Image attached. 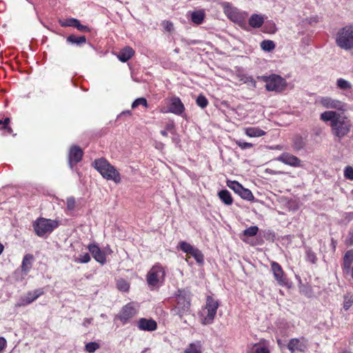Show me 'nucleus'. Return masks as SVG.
<instances>
[{"mask_svg": "<svg viewBox=\"0 0 353 353\" xmlns=\"http://www.w3.org/2000/svg\"><path fill=\"white\" fill-rule=\"evenodd\" d=\"M236 145L243 150L247 148H251L253 146V144L251 143L245 142L242 140L236 141Z\"/></svg>", "mask_w": 353, "mask_h": 353, "instance_id": "nucleus-45", "label": "nucleus"}, {"mask_svg": "<svg viewBox=\"0 0 353 353\" xmlns=\"http://www.w3.org/2000/svg\"><path fill=\"white\" fill-rule=\"evenodd\" d=\"M238 195H239L242 199L250 201H253L254 199L252 192L249 189L243 187Z\"/></svg>", "mask_w": 353, "mask_h": 353, "instance_id": "nucleus-31", "label": "nucleus"}, {"mask_svg": "<svg viewBox=\"0 0 353 353\" xmlns=\"http://www.w3.org/2000/svg\"><path fill=\"white\" fill-rule=\"evenodd\" d=\"M344 176L350 180H353V168L347 165L344 169Z\"/></svg>", "mask_w": 353, "mask_h": 353, "instance_id": "nucleus-43", "label": "nucleus"}, {"mask_svg": "<svg viewBox=\"0 0 353 353\" xmlns=\"http://www.w3.org/2000/svg\"><path fill=\"white\" fill-rule=\"evenodd\" d=\"M219 197L225 205H231L233 202V199L230 192L227 190H221L219 194Z\"/></svg>", "mask_w": 353, "mask_h": 353, "instance_id": "nucleus-28", "label": "nucleus"}, {"mask_svg": "<svg viewBox=\"0 0 353 353\" xmlns=\"http://www.w3.org/2000/svg\"><path fill=\"white\" fill-rule=\"evenodd\" d=\"M345 242L347 245H353V228L349 231Z\"/></svg>", "mask_w": 353, "mask_h": 353, "instance_id": "nucleus-48", "label": "nucleus"}, {"mask_svg": "<svg viewBox=\"0 0 353 353\" xmlns=\"http://www.w3.org/2000/svg\"><path fill=\"white\" fill-rule=\"evenodd\" d=\"M336 43L339 47L344 50L353 48V26H346L337 32Z\"/></svg>", "mask_w": 353, "mask_h": 353, "instance_id": "nucleus-6", "label": "nucleus"}, {"mask_svg": "<svg viewBox=\"0 0 353 353\" xmlns=\"http://www.w3.org/2000/svg\"><path fill=\"white\" fill-rule=\"evenodd\" d=\"M196 104L201 108H205L208 104V101L203 95L201 94L196 99Z\"/></svg>", "mask_w": 353, "mask_h": 353, "instance_id": "nucleus-41", "label": "nucleus"}, {"mask_svg": "<svg viewBox=\"0 0 353 353\" xmlns=\"http://www.w3.org/2000/svg\"><path fill=\"white\" fill-rule=\"evenodd\" d=\"M161 134L164 136V137H167L168 136V132H167V130H161Z\"/></svg>", "mask_w": 353, "mask_h": 353, "instance_id": "nucleus-56", "label": "nucleus"}, {"mask_svg": "<svg viewBox=\"0 0 353 353\" xmlns=\"http://www.w3.org/2000/svg\"><path fill=\"white\" fill-rule=\"evenodd\" d=\"M140 105L147 107L148 103L145 98H139L136 99L132 104V108L134 109Z\"/></svg>", "mask_w": 353, "mask_h": 353, "instance_id": "nucleus-42", "label": "nucleus"}, {"mask_svg": "<svg viewBox=\"0 0 353 353\" xmlns=\"http://www.w3.org/2000/svg\"><path fill=\"white\" fill-rule=\"evenodd\" d=\"M75 28H77L79 30L82 32H88L90 30L88 27L81 25L79 20L77 21V26H75Z\"/></svg>", "mask_w": 353, "mask_h": 353, "instance_id": "nucleus-49", "label": "nucleus"}, {"mask_svg": "<svg viewBox=\"0 0 353 353\" xmlns=\"http://www.w3.org/2000/svg\"><path fill=\"white\" fill-rule=\"evenodd\" d=\"M259 228L257 226H250L243 231V234L247 236H254L257 234Z\"/></svg>", "mask_w": 353, "mask_h": 353, "instance_id": "nucleus-38", "label": "nucleus"}, {"mask_svg": "<svg viewBox=\"0 0 353 353\" xmlns=\"http://www.w3.org/2000/svg\"><path fill=\"white\" fill-rule=\"evenodd\" d=\"M350 273H351V276H352V278L353 279V265H352V268H350Z\"/></svg>", "mask_w": 353, "mask_h": 353, "instance_id": "nucleus-58", "label": "nucleus"}, {"mask_svg": "<svg viewBox=\"0 0 353 353\" xmlns=\"http://www.w3.org/2000/svg\"><path fill=\"white\" fill-rule=\"evenodd\" d=\"M163 26L168 31H171L173 29V25L170 21H163Z\"/></svg>", "mask_w": 353, "mask_h": 353, "instance_id": "nucleus-51", "label": "nucleus"}, {"mask_svg": "<svg viewBox=\"0 0 353 353\" xmlns=\"http://www.w3.org/2000/svg\"><path fill=\"white\" fill-rule=\"evenodd\" d=\"M352 194H353V190H352Z\"/></svg>", "mask_w": 353, "mask_h": 353, "instance_id": "nucleus-63", "label": "nucleus"}, {"mask_svg": "<svg viewBox=\"0 0 353 353\" xmlns=\"http://www.w3.org/2000/svg\"><path fill=\"white\" fill-rule=\"evenodd\" d=\"M76 206V201L73 197H70L67 199V208L69 210H72L74 209Z\"/></svg>", "mask_w": 353, "mask_h": 353, "instance_id": "nucleus-47", "label": "nucleus"}, {"mask_svg": "<svg viewBox=\"0 0 353 353\" xmlns=\"http://www.w3.org/2000/svg\"><path fill=\"white\" fill-rule=\"evenodd\" d=\"M134 52L130 47H125L121 50L117 55L118 59L122 62H126L134 54Z\"/></svg>", "mask_w": 353, "mask_h": 353, "instance_id": "nucleus-25", "label": "nucleus"}, {"mask_svg": "<svg viewBox=\"0 0 353 353\" xmlns=\"http://www.w3.org/2000/svg\"><path fill=\"white\" fill-rule=\"evenodd\" d=\"M117 288L119 290L126 292L129 289V283L124 279H119L117 283Z\"/></svg>", "mask_w": 353, "mask_h": 353, "instance_id": "nucleus-37", "label": "nucleus"}, {"mask_svg": "<svg viewBox=\"0 0 353 353\" xmlns=\"http://www.w3.org/2000/svg\"><path fill=\"white\" fill-rule=\"evenodd\" d=\"M320 119L328 123L331 134L338 140L347 136L352 127L350 118L344 112L326 110L320 114Z\"/></svg>", "mask_w": 353, "mask_h": 353, "instance_id": "nucleus-1", "label": "nucleus"}, {"mask_svg": "<svg viewBox=\"0 0 353 353\" xmlns=\"http://www.w3.org/2000/svg\"><path fill=\"white\" fill-rule=\"evenodd\" d=\"M137 313V310L133 303H129L125 305L119 314V319L125 323L128 319L134 316Z\"/></svg>", "mask_w": 353, "mask_h": 353, "instance_id": "nucleus-17", "label": "nucleus"}, {"mask_svg": "<svg viewBox=\"0 0 353 353\" xmlns=\"http://www.w3.org/2000/svg\"><path fill=\"white\" fill-rule=\"evenodd\" d=\"M58 225L59 223L57 221L45 218L37 219L33 223L34 232L39 236H43L46 234L51 233Z\"/></svg>", "mask_w": 353, "mask_h": 353, "instance_id": "nucleus-7", "label": "nucleus"}, {"mask_svg": "<svg viewBox=\"0 0 353 353\" xmlns=\"http://www.w3.org/2000/svg\"><path fill=\"white\" fill-rule=\"evenodd\" d=\"M227 186L232 189L236 194H239L240 191L241 190L243 186L241 184H240L236 181H230L228 180L227 182Z\"/></svg>", "mask_w": 353, "mask_h": 353, "instance_id": "nucleus-30", "label": "nucleus"}, {"mask_svg": "<svg viewBox=\"0 0 353 353\" xmlns=\"http://www.w3.org/2000/svg\"><path fill=\"white\" fill-rule=\"evenodd\" d=\"M276 160L292 167L302 166L301 161L298 157L288 152L281 154L276 158Z\"/></svg>", "mask_w": 353, "mask_h": 353, "instance_id": "nucleus-14", "label": "nucleus"}, {"mask_svg": "<svg viewBox=\"0 0 353 353\" xmlns=\"http://www.w3.org/2000/svg\"><path fill=\"white\" fill-rule=\"evenodd\" d=\"M306 257H307V260L308 261L311 262L312 263H315L316 261V255L310 250H307Z\"/></svg>", "mask_w": 353, "mask_h": 353, "instance_id": "nucleus-46", "label": "nucleus"}, {"mask_svg": "<svg viewBox=\"0 0 353 353\" xmlns=\"http://www.w3.org/2000/svg\"><path fill=\"white\" fill-rule=\"evenodd\" d=\"M264 22V19L261 15L259 14H252L249 19V24L250 26L253 28H259L261 27Z\"/></svg>", "mask_w": 353, "mask_h": 353, "instance_id": "nucleus-27", "label": "nucleus"}, {"mask_svg": "<svg viewBox=\"0 0 353 353\" xmlns=\"http://www.w3.org/2000/svg\"><path fill=\"white\" fill-rule=\"evenodd\" d=\"M78 19L74 18L67 19L64 21H59V23L62 27H75L77 26Z\"/></svg>", "mask_w": 353, "mask_h": 353, "instance_id": "nucleus-35", "label": "nucleus"}, {"mask_svg": "<svg viewBox=\"0 0 353 353\" xmlns=\"http://www.w3.org/2000/svg\"><path fill=\"white\" fill-rule=\"evenodd\" d=\"M95 169L107 180L118 183L121 181L119 172L105 159H99L94 162Z\"/></svg>", "mask_w": 353, "mask_h": 353, "instance_id": "nucleus-3", "label": "nucleus"}, {"mask_svg": "<svg viewBox=\"0 0 353 353\" xmlns=\"http://www.w3.org/2000/svg\"><path fill=\"white\" fill-rule=\"evenodd\" d=\"M3 124V121L0 119V125Z\"/></svg>", "mask_w": 353, "mask_h": 353, "instance_id": "nucleus-61", "label": "nucleus"}, {"mask_svg": "<svg viewBox=\"0 0 353 353\" xmlns=\"http://www.w3.org/2000/svg\"><path fill=\"white\" fill-rule=\"evenodd\" d=\"M179 248L183 252L188 254L194 247L185 241H181L179 243Z\"/></svg>", "mask_w": 353, "mask_h": 353, "instance_id": "nucleus-40", "label": "nucleus"}, {"mask_svg": "<svg viewBox=\"0 0 353 353\" xmlns=\"http://www.w3.org/2000/svg\"><path fill=\"white\" fill-rule=\"evenodd\" d=\"M9 123H10V119L9 118H6L4 119V121H3V126H2V128H8Z\"/></svg>", "mask_w": 353, "mask_h": 353, "instance_id": "nucleus-53", "label": "nucleus"}, {"mask_svg": "<svg viewBox=\"0 0 353 353\" xmlns=\"http://www.w3.org/2000/svg\"><path fill=\"white\" fill-rule=\"evenodd\" d=\"M261 48L264 51L270 52L275 48V44L271 40H264L261 43Z\"/></svg>", "mask_w": 353, "mask_h": 353, "instance_id": "nucleus-33", "label": "nucleus"}, {"mask_svg": "<svg viewBox=\"0 0 353 353\" xmlns=\"http://www.w3.org/2000/svg\"><path fill=\"white\" fill-rule=\"evenodd\" d=\"M139 327L142 330L154 331L157 329V323L152 319H141Z\"/></svg>", "mask_w": 353, "mask_h": 353, "instance_id": "nucleus-21", "label": "nucleus"}, {"mask_svg": "<svg viewBox=\"0 0 353 353\" xmlns=\"http://www.w3.org/2000/svg\"><path fill=\"white\" fill-rule=\"evenodd\" d=\"M33 260L34 256L32 254H27L24 256L21 266V271L24 273V274H27V273L32 268Z\"/></svg>", "mask_w": 353, "mask_h": 353, "instance_id": "nucleus-22", "label": "nucleus"}, {"mask_svg": "<svg viewBox=\"0 0 353 353\" xmlns=\"http://www.w3.org/2000/svg\"><path fill=\"white\" fill-rule=\"evenodd\" d=\"M353 303V296L347 295L344 296L343 308L345 310H348Z\"/></svg>", "mask_w": 353, "mask_h": 353, "instance_id": "nucleus-39", "label": "nucleus"}, {"mask_svg": "<svg viewBox=\"0 0 353 353\" xmlns=\"http://www.w3.org/2000/svg\"><path fill=\"white\" fill-rule=\"evenodd\" d=\"M93 321V319L92 318H85L83 319V321L82 323V325L83 327H88V326L92 324Z\"/></svg>", "mask_w": 353, "mask_h": 353, "instance_id": "nucleus-50", "label": "nucleus"}, {"mask_svg": "<svg viewBox=\"0 0 353 353\" xmlns=\"http://www.w3.org/2000/svg\"><path fill=\"white\" fill-rule=\"evenodd\" d=\"M165 276V269L159 264H157L152 266L148 272L146 276L147 283L150 287L159 286L163 283Z\"/></svg>", "mask_w": 353, "mask_h": 353, "instance_id": "nucleus-8", "label": "nucleus"}, {"mask_svg": "<svg viewBox=\"0 0 353 353\" xmlns=\"http://www.w3.org/2000/svg\"><path fill=\"white\" fill-rule=\"evenodd\" d=\"M245 134L249 137H260L266 132L258 127H249L244 129Z\"/></svg>", "mask_w": 353, "mask_h": 353, "instance_id": "nucleus-24", "label": "nucleus"}, {"mask_svg": "<svg viewBox=\"0 0 353 353\" xmlns=\"http://www.w3.org/2000/svg\"><path fill=\"white\" fill-rule=\"evenodd\" d=\"M3 250V245L1 243H0V254L2 253Z\"/></svg>", "mask_w": 353, "mask_h": 353, "instance_id": "nucleus-57", "label": "nucleus"}, {"mask_svg": "<svg viewBox=\"0 0 353 353\" xmlns=\"http://www.w3.org/2000/svg\"><path fill=\"white\" fill-rule=\"evenodd\" d=\"M44 292L43 289H37L33 291H29L26 294H23L20 297L17 303L15 304V307H25L37 299L40 296L43 294Z\"/></svg>", "mask_w": 353, "mask_h": 353, "instance_id": "nucleus-11", "label": "nucleus"}, {"mask_svg": "<svg viewBox=\"0 0 353 353\" xmlns=\"http://www.w3.org/2000/svg\"><path fill=\"white\" fill-rule=\"evenodd\" d=\"M101 318H103V319H104V318H106V315H105V314H101Z\"/></svg>", "mask_w": 353, "mask_h": 353, "instance_id": "nucleus-60", "label": "nucleus"}, {"mask_svg": "<svg viewBox=\"0 0 353 353\" xmlns=\"http://www.w3.org/2000/svg\"><path fill=\"white\" fill-rule=\"evenodd\" d=\"M262 79L266 83L265 88L268 91L281 92L286 86L285 80L279 75L272 74L262 77Z\"/></svg>", "mask_w": 353, "mask_h": 353, "instance_id": "nucleus-9", "label": "nucleus"}, {"mask_svg": "<svg viewBox=\"0 0 353 353\" xmlns=\"http://www.w3.org/2000/svg\"><path fill=\"white\" fill-rule=\"evenodd\" d=\"M188 254L192 256L197 263H203V255L199 249L194 247L191 252Z\"/></svg>", "mask_w": 353, "mask_h": 353, "instance_id": "nucleus-32", "label": "nucleus"}, {"mask_svg": "<svg viewBox=\"0 0 353 353\" xmlns=\"http://www.w3.org/2000/svg\"><path fill=\"white\" fill-rule=\"evenodd\" d=\"M271 270L279 285L283 286L287 284V279L284 272L278 263L274 261L271 263Z\"/></svg>", "mask_w": 353, "mask_h": 353, "instance_id": "nucleus-12", "label": "nucleus"}, {"mask_svg": "<svg viewBox=\"0 0 353 353\" xmlns=\"http://www.w3.org/2000/svg\"><path fill=\"white\" fill-rule=\"evenodd\" d=\"M190 307V294L184 290H179L176 296V305L172 310L173 314L177 315L180 320L184 323L188 324V321L183 319V316L189 314Z\"/></svg>", "mask_w": 353, "mask_h": 353, "instance_id": "nucleus-2", "label": "nucleus"}, {"mask_svg": "<svg viewBox=\"0 0 353 353\" xmlns=\"http://www.w3.org/2000/svg\"><path fill=\"white\" fill-rule=\"evenodd\" d=\"M6 340L3 337H0V352L5 348Z\"/></svg>", "mask_w": 353, "mask_h": 353, "instance_id": "nucleus-52", "label": "nucleus"}, {"mask_svg": "<svg viewBox=\"0 0 353 353\" xmlns=\"http://www.w3.org/2000/svg\"><path fill=\"white\" fill-rule=\"evenodd\" d=\"M90 261V256L88 253L80 254L79 257L76 260L77 262L81 263H86Z\"/></svg>", "mask_w": 353, "mask_h": 353, "instance_id": "nucleus-44", "label": "nucleus"}, {"mask_svg": "<svg viewBox=\"0 0 353 353\" xmlns=\"http://www.w3.org/2000/svg\"><path fill=\"white\" fill-rule=\"evenodd\" d=\"M67 41L72 43L81 44L85 43L86 39L84 36L75 37L70 35L67 38Z\"/></svg>", "mask_w": 353, "mask_h": 353, "instance_id": "nucleus-34", "label": "nucleus"}, {"mask_svg": "<svg viewBox=\"0 0 353 353\" xmlns=\"http://www.w3.org/2000/svg\"><path fill=\"white\" fill-rule=\"evenodd\" d=\"M247 353H270V350L261 343H254L248 347Z\"/></svg>", "mask_w": 353, "mask_h": 353, "instance_id": "nucleus-26", "label": "nucleus"}, {"mask_svg": "<svg viewBox=\"0 0 353 353\" xmlns=\"http://www.w3.org/2000/svg\"><path fill=\"white\" fill-rule=\"evenodd\" d=\"M2 129L5 130L8 134L12 133V129L10 126H8V128H2Z\"/></svg>", "mask_w": 353, "mask_h": 353, "instance_id": "nucleus-55", "label": "nucleus"}, {"mask_svg": "<svg viewBox=\"0 0 353 353\" xmlns=\"http://www.w3.org/2000/svg\"><path fill=\"white\" fill-rule=\"evenodd\" d=\"M336 87L342 91L345 97H348L347 92L352 89L353 85L350 81L343 78H339L336 81Z\"/></svg>", "mask_w": 353, "mask_h": 353, "instance_id": "nucleus-20", "label": "nucleus"}, {"mask_svg": "<svg viewBox=\"0 0 353 353\" xmlns=\"http://www.w3.org/2000/svg\"><path fill=\"white\" fill-rule=\"evenodd\" d=\"M185 110V107L179 97H172L170 99L168 104V110L164 112H171L176 115H181Z\"/></svg>", "mask_w": 353, "mask_h": 353, "instance_id": "nucleus-13", "label": "nucleus"}, {"mask_svg": "<svg viewBox=\"0 0 353 353\" xmlns=\"http://www.w3.org/2000/svg\"><path fill=\"white\" fill-rule=\"evenodd\" d=\"M288 348L292 353L304 352L307 348L306 341L303 339H292L288 344Z\"/></svg>", "mask_w": 353, "mask_h": 353, "instance_id": "nucleus-15", "label": "nucleus"}, {"mask_svg": "<svg viewBox=\"0 0 353 353\" xmlns=\"http://www.w3.org/2000/svg\"><path fill=\"white\" fill-rule=\"evenodd\" d=\"M317 103L327 110H335L339 112L347 111L348 106L345 102L330 96L319 97Z\"/></svg>", "mask_w": 353, "mask_h": 353, "instance_id": "nucleus-4", "label": "nucleus"}, {"mask_svg": "<svg viewBox=\"0 0 353 353\" xmlns=\"http://www.w3.org/2000/svg\"><path fill=\"white\" fill-rule=\"evenodd\" d=\"M100 347L99 343L96 342H90L85 346V350L89 353H93Z\"/></svg>", "mask_w": 353, "mask_h": 353, "instance_id": "nucleus-36", "label": "nucleus"}, {"mask_svg": "<svg viewBox=\"0 0 353 353\" xmlns=\"http://www.w3.org/2000/svg\"><path fill=\"white\" fill-rule=\"evenodd\" d=\"M191 21L196 25L201 24L204 20L205 14L203 10H195L190 13Z\"/></svg>", "mask_w": 353, "mask_h": 353, "instance_id": "nucleus-23", "label": "nucleus"}, {"mask_svg": "<svg viewBox=\"0 0 353 353\" xmlns=\"http://www.w3.org/2000/svg\"><path fill=\"white\" fill-rule=\"evenodd\" d=\"M219 307V303L212 296H208L205 307L202 310L201 313V323L203 325H210L214 321Z\"/></svg>", "mask_w": 353, "mask_h": 353, "instance_id": "nucleus-5", "label": "nucleus"}, {"mask_svg": "<svg viewBox=\"0 0 353 353\" xmlns=\"http://www.w3.org/2000/svg\"><path fill=\"white\" fill-rule=\"evenodd\" d=\"M103 252H105V255L106 254H110L112 252V250L110 249V248L109 246L106 247V248H105V250H104V251H103Z\"/></svg>", "mask_w": 353, "mask_h": 353, "instance_id": "nucleus-54", "label": "nucleus"}, {"mask_svg": "<svg viewBox=\"0 0 353 353\" xmlns=\"http://www.w3.org/2000/svg\"><path fill=\"white\" fill-rule=\"evenodd\" d=\"M172 125H169L166 127V130H168L170 129H172Z\"/></svg>", "mask_w": 353, "mask_h": 353, "instance_id": "nucleus-59", "label": "nucleus"}, {"mask_svg": "<svg viewBox=\"0 0 353 353\" xmlns=\"http://www.w3.org/2000/svg\"><path fill=\"white\" fill-rule=\"evenodd\" d=\"M83 156L82 150L77 146L72 147L68 156V161L70 168H72L74 165L79 162Z\"/></svg>", "mask_w": 353, "mask_h": 353, "instance_id": "nucleus-18", "label": "nucleus"}, {"mask_svg": "<svg viewBox=\"0 0 353 353\" xmlns=\"http://www.w3.org/2000/svg\"><path fill=\"white\" fill-rule=\"evenodd\" d=\"M225 15L234 22H241L245 18L244 12H241L238 8L232 6L230 3L223 2L221 4Z\"/></svg>", "mask_w": 353, "mask_h": 353, "instance_id": "nucleus-10", "label": "nucleus"}, {"mask_svg": "<svg viewBox=\"0 0 353 353\" xmlns=\"http://www.w3.org/2000/svg\"><path fill=\"white\" fill-rule=\"evenodd\" d=\"M353 263V250H347L343 258L342 270L343 274H350Z\"/></svg>", "mask_w": 353, "mask_h": 353, "instance_id": "nucleus-19", "label": "nucleus"}, {"mask_svg": "<svg viewBox=\"0 0 353 353\" xmlns=\"http://www.w3.org/2000/svg\"><path fill=\"white\" fill-rule=\"evenodd\" d=\"M184 353H201V344L199 341L190 343L184 350Z\"/></svg>", "mask_w": 353, "mask_h": 353, "instance_id": "nucleus-29", "label": "nucleus"}, {"mask_svg": "<svg viewBox=\"0 0 353 353\" xmlns=\"http://www.w3.org/2000/svg\"><path fill=\"white\" fill-rule=\"evenodd\" d=\"M88 249L92 254V257L99 263L103 265L106 261L105 252L101 250L98 245L95 244H90Z\"/></svg>", "mask_w": 353, "mask_h": 353, "instance_id": "nucleus-16", "label": "nucleus"}, {"mask_svg": "<svg viewBox=\"0 0 353 353\" xmlns=\"http://www.w3.org/2000/svg\"><path fill=\"white\" fill-rule=\"evenodd\" d=\"M343 353H349V352H343Z\"/></svg>", "mask_w": 353, "mask_h": 353, "instance_id": "nucleus-62", "label": "nucleus"}]
</instances>
